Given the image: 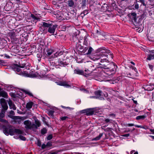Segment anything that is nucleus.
<instances>
[{"label": "nucleus", "instance_id": "8fccbe9b", "mask_svg": "<svg viewBox=\"0 0 154 154\" xmlns=\"http://www.w3.org/2000/svg\"><path fill=\"white\" fill-rule=\"evenodd\" d=\"M46 146V145L45 144H43L42 146V149H44Z\"/></svg>", "mask_w": 154, "mask_h": 154}, {"label": "nucleus", "instance_id": "20e7f679", "mask_svg": "<svg viewBox=\"0 0 154 154\" xmlns=\"http://www.w3.org/2000/svg\"><path fill=\"white\" fill-rule=\"evenodd\" d=\"M128 16L132 20L135 26H137V27L140 26V22H137L136 21V14L135 13L133 12L130 13L128 14Z\"/></svg>", "mask_w": 154, "mask_h": 154}, {"label": "nucleus", "instance_id": "2eb2a0df", "mask_svg": "<svg viewBox=\"0 0 154 154\" xmlns=\"http://www.w3.org/2000/svg\"><path fill=\"white\" fill-rule=\"evenodd\" d=\"M1 105L2 108V111H4L5 112V111L7 110L8 109V106L7 103L2 104Z\"/></svg>", "mask_w": 154, "mask_h": 154}, {"label": "nucleus", "instance_id": "f03ea898", "mask_svg": "<svg viewBox=\"0 0 154 154\" xmlns=\"http://www.w3.org/2000/svg\"><path fill=\"white\" fill-rule=\"evenodd\" d=\"M24 124L25 126V128L27 129H32L33 130L37 129L41 125L40 122L37 120L35 121V124H32L29 120H26L24 122Z\"/></svg>", "mask_w": 154, "mask_h": 154}, {"label": "nucleus", "instance_id": "ddd939ff", "mask_svg": "<svg viewBox=\"0 0 154 154\" xmlns=\"http://www.w3.org/2000/svg\"><path fill=\"white\" fill-rule=\"evenodd\" d=\"M57 84L61 86H68L69 87L70 86L66 82L64 81V82H60L59 83H57Z\"/></svg>", "mask_w": 154, "mask_h": 154}, {"label": "nucleus", "instance_id": "6e6552de", "mask_svg": "<svg viewBox=\"0 0 154 154\" xmlns=\"http://www.w3.org/2000/svg\"><path fill=\"white\" fill-rule=\"evenodd\" d=\"M153 50L149 51V54H148L146 59L148 60H150L154 58V54Z\"/></svg>", "mask_w": 154, "mask_h": 154}, {"label": "nucleus", "instance_id": "603ef678", "mask_svg": "<svg viewBox=\"0 0 154 154\" xmlns=\"http://www.w3.org/2000/svg\"><path fill=\"white\" fill-rule=\"evenodd\" d=\"M105 122H106V123H108L110 121V120L109 119H106L105 120Z\"/></svg>", "mask_w": 154, "mask_h": 154}, {"label": "nucleus", "instance_id": "4c0bfd02", "mask_svg": "<svg viewBox=\"0 0 154 154\" xmlns=\"http://www.w3.org/2000/svg\"><path fill=\"white\" fill-rule=\"evenodd\" d=\"M54 113V111L53 110H50L49 111L48 114L49 115L52 116L53 115Z\"/></svg>", "mask_w": 154, "mask_h": 154}, {"label": "nucleus", "instance_id": "774afa93", "mask_svg": "<svg viewBox=\"0 0 154 154\" xmlns=\"http://www.w3.org/2000/svg\"><path fill=\"white\" fill-rule=\"evenodd\" d=\"M134 154H138V152H134Z\"/></svg>", "mask_w": 154, "mask_h": 154}, {"label": "nucleus", "instance_id": "79ce46f5", "mask_svg": "<svg viewBox=\"0 0 154 154\" xmlns=\"http://www.w3.org/2000/svg\"><path fill=\"white\" fill-rule=\"evenodd\" d=\"M88 14V11L87 10H85L84 11L83 13H82L81 14V15H82L83 14L84 15H85L87 14Z\"/></svg>", "mask_w": 154, "mask_h": 154}, {"label": "nucleus", "instance_id": "5701e85b", "mask_svg": "<svg viewBox=\"0 0 154 154\" xmlns=\"http://www.w3.org/2000/svg\"><path fill=\"white\" fill-rule=\"evenodd\" d=\"M140 2L136 0V4L135 5V8L136 9H138L139 8V5H140Z\"/></svg>", "mask_w": 154, "mask_h": 154}, {"label": "nucleus", "instance_id": "2f4dec72", "mask_svg": "<svg viewBox=\"0 0 154 154\" xmlns=\"http://www.w3.org/2000/svg\"><path fill=\"white\" fill-rule=\"evenodd\" d=\"M5 112L4 111H1V112L0 113V118H3L5 116Z\"/></svg>", "mask_w": 154, "mask_h": 154}, {"label": "nucleus", "instance_id": "aec40b11", "mask_svg": "<svg viewBox=\"0 0 154 154\" xmlns=\"http://www.w3.org/2000/svg\"><path fill=\"white\" fill-rule=\"evenodd\" d=\"M22 91H23V92H24L26 94H28L30 96H33V94H32V93L24 89H22Z\"/></svg>", "mask_w": 154, "mask_h": 154}, {"label": "nucleus", "instance_id": "09e8293b", "mask_svg": "<svg viewBox=\"0 0 154 154\" xmlns=\"http://www.w3.org/2000/svg\"><path fill=\"white\" fill-rule=\"evenodd\" d=\"M85 34H86V35L84 37V42H87V41H86V39H87V36H86V35H87V34L86 32H85Z\"/></svg>", "mask_w": 154, "mask_h": 154}, {"label": "nucleus", "instance_id": "a878e982", "mask_svg": "<svg viewBox=\"0 0 154 154\" xmlns=\"http://www.w3.org/2000/svg\"><path fill=\"white\" fill-rule=\"evenodd\" d=\"M47 55L48 56H50L51 54L53 53V51L52 49H49L48 51H47Z\"/></svg>", "mask_w": 154, "mask_h": 154}, {"label": "nucleus", "instance_id": "f3484780", "mask_svg": "<svg viewBox=\"0 0 154 154\" xmlns=\"http://www.w3.org/2000/svg\"><path fill=\"white\" fill-rule=\"evenodd\" d=\"M77 49L80 51H82L83 47L79 43H77L76 45Z\"/></svg>", "mask_w": 154, "mask_h": 154}, {"label": "nucleus", "instance_id": "a211bd4d", "mask_svg": "<svg viewBox=\"0 0 154 154\" xmlns=\"http://www.w3.org/2000/svg\"><path fill=\"white\" fill-rule=\"evenodd\" d=\"M75 73L80 75H83V71L82 70L80 69H76L74 70Z\"/></svg>", "mask_w": 154, "mask_h": 154}, {"label": "nucleus", "instance_id": "5fc2aeb1", "mask_svg": "<svg viewBox=\"0 0 154 154\" xmlns=\"http://www.w3.org/2000/svg\"><path fill=\"white\" fill-rule=\"evenodd\" d=\"M129 136V134H124V135H123V136H124V137H128Z\"/></svg>", "mask_w": 154, "mask_h": 154}, {"label": "nucleus", "instance_id": "58836bf2", "mask_svg": "<svg viewBox=\"0 0 154 154\" xmlns=\"http://www.w3.org/2000/svg\"><path fill=\"white\" fill-rule=\"evenodd\" d=\"M138 1H139L140 2V3L141 2L142 4H143V5L146 6V4H145L144 0H138Z\"/></svg>", "mask_w": 154, "mask_h": 154}, {"label": "nucleus", "instance_id": "473e14b6", "mask_svg": "<svg viewBox=\"0 0 154 154\" xmlns=\"http://www.w3.org/2000/svg\"><path fill=\"white\" fill-rule=\"evenodd\" d=\"M0 103L1 105L7 103L5 102V100L4 98H1L0 99Z\"/></svg>", "mask_w": 154, "mask_h": 154}, {"label": "nucleus", "instance_id": "052dcab7", "mask_svg": "<svg viewBox=\"0 0 154 154\" xmlns=\"http://www.w3.org/2000/svg\"><path fill=\"white\" fill-rule=\"evenodd\" d=\"M5 56L8 58H9V56L8 55H7L6 54H5Z\"/></svg>", "mask_w": 154, "mask_h": 154}, {"label": "nucleus", "instance_id": "393cba45", "mask_svg": "<svg viewBox=\"0 0 154 154\" xmlns=\"http://www.w3.org/2000/svg\"><path fill=\"white\" fill-rule=\"evenodd\" d=\"M88 1L87 0H83L82 2V7H84L86 6V5L88 3Z\"/></svg>", "mask_w": 154, "mask_h": 154}, {"label": "nucleus", "instance_id": "c03bdc74", "mask_svg": "<svg viewBox=\"0 0 154 154\" xmlns=\"http://www.w3.org/2000/svg\"><path fill=\"white\" fill-rule=\"evenodd\" d=\"M31 17L34 19H37V18L33 14H31Z\"/></svg>", "mask_w": 154, "mask_h": 154}, {"label": "nucleus", "instance_id": "c756f323", "mask_svg": "<svg viewBox=\"0 0 154 154\" xmlns=\"http://www.w3.org/2000/svg\"><path fill=\"white\" fill-rule=\"evenodd\" d=\"M9 113L10 115H8V116L11 118L12 117V116H13L14 115V112L13 111L11 110L10 112Z\"/></svg>", "mask_w": 154, "mask_h": 154}, {"label": "nucleus", "instance_id": "bb28decb", "mask_svg": "<svg viewBox=\"0 0 154 154\" xmlns=\"http://www.w3.org/2000/svg\"><path fill=\"white\" fill-rule=\"evenodd\" d=\"M26 64L25 63H23L22 64H20V63H19V65L17 64H16L15 66H18V67L21 68H23L25 66Z\"/></svg>", "mask_w": 154, "mask_h": 154}, {"label": "nucleus", "instance_id": "37998d69", "mask_svg": "<svg viewBox=\"0 0 154 154\" xmlns=\"http://www.w3.org/2000/svg\"><path fill=\"white\" fill-rule=\"evenodd\" d=\"M68 118L67 116H64L60 118L61 120H62L63 121L66 120L67 119H68Z\"/></svg>", "mask_w": 154, "mask_h": 154}, {"label": "nucleus", "instance_id": "7ed1b4c3", "mask_svg": "<svg viewBox=\"0 0 154 154\" xmlns=\"http://www.w3.org/2000/svg\"><path fill=\"white\" fill-rule=\"evenodd\" d=\"M7 127L5 125H3V128L4 129L3 132L4 133L7 135H8L10 134L11 135H13L15 133V129L11 128V126L10 127L7 126Z\"/></svg>", "mask_w": 154, "mask_h": 154}, {"label": "nucleus", "instance_id": "4468645a", "mask_svg": "<svg viewBox=\"0 0 154 154\" xmlns=\"http://www.w3.org/2000/svg\"><path fill=\"white\" fill-rule=\"evenodd\" d=\"M0 122H2L6 124V125L7 126H8V127H11V125H9L8 123V121L3 119L1 118H0Z\"/></svg>", "mask_w": 154, "mask_h": 154}, {"label": "nucleus", "instance_id": "0e129e2a", "mask_svg": "<svg viewBox=\"0 0 154 154\" xmlns=\"http://www.w3.org/2000/svg\"><path fill=\"white\" fill-rule=\"evenodd\" d=\"M11 96L14 97H15V95L14 94H12Z\"/></svg>", "mask_w": 154, "mask_h": 154}, {"label": "nucleus", "instance_id": "1a4fd4ad", "mask_svg": "<svg viewBox=\"0 0 154 154\" xmlns=\"http://www.w3.org/2000/svg\"><path fill=\"white\" fill-rule=\"evenodd\" d=\"M51 25V24L49 23H48L45 22H43L42 24V27H40V29H43V31H44L45 29L44 27H49Z\"/></svg>", "mask_w": 154, "mask_h": 154}, {"label": "nucleus", "instance_id": "49530a36", "mask_svg": "<svg viewBox=\"0 0 154 154\" xmlns=\"http://www.w3.org/2000/svg\"><path fill=\"white\" fill-rule=\"evenodd\" d=\"M46 146H52L51 143V142H48L46 145Z\"/></svg>", "mask_w": 154, "mask_h": 154}, {"label": "nucleus", "instance_id": "9d476101", "mask_svg": "<svg viewBox=\"0 0 154 154\" xmlns=\"http://www.w3.org/2000/svg\"><path fill=\"white\" fill-rule=\"evenodd\" d=\"M8 103L10 109H12L14 110H16V107L15 106L14 103H13L12 101L11 100H9L8 102Z\"/></svg>", "mask_w": 154, "mask_h": 154}, {"label": "nucleus", "instance_id": "e433bc0d", "mask_svg": "<svg viewBox=\"0 0 154 154\" xmlns=\"http://www.w3.org/2000/svg\"><path fill=\"white\" fill-rule=\"evenodd\" d=\"M19 137L21 140H26V138L24 137L22 135H20L19 136Z\"/></svg>", "mask_w": 154, "mask_h": 154}, {"label": "nucleus", "instance_id": "680f3d73", "mask_svg": "<svg viewBox=\"0 0 154 154\" xmlns=\"http://www.w3.org/2000/svg\"><path fill=\"white\" fill-rule=\"evenodd\" d=\"M90 97L91 98H97V97H95V96H91V97Z\"/></svg>", "mask_w": 154, "mask_h": 154}, {"label": "nucleus", "instance_id": "69168bd1", "mask_svg": "<svg viewBox=\"0 0 154 154\" xmlns=\"http://www.w3.org/2000/svg\"><path fill=\"white\" fill-rule=\"evenodd\" d=\"M131 64H133V65H134L135 64L133 62H132V61H131Z\"/></svg>", "mask_w": 154, "mask_h": 154}, {"label": "nucleus", "instance_id": "423d86ee", "mask_svg": "<svg viewBox=\"0 0 154 154\" xmlns=\"http://www.w3.org/2000/svg\"><path fill=\"white\" fill-rule=\"evenodd\" d=\"M82 112V113H86V115L88 116L92 115L94 113V111L92 109H86L83 110Z\"/></svg>", "mask_w": 154, "mask_h": 154}, {"label": "nucleus", "instance_id": "bf43d9fd", "mask_svg": "<svg viewBox=\"0 0 154 154\" xmlns=\"http://www.w3.org/2000/svg\"><path fill=\"white\" fill-rule=\"evenodd\" d=\"M20 68H17V69L16 70L17 72H20Z\"/></svg>", "mask_w": 154, "mask_h": 154}, {"label": "nucleus", "instance_id": "72a5a7b5", "mask_svg": "<svg viewBox=\"0 0 154 154\" xmlns=\"http://www.w3.org/2000/svg\"><path fill=\"white\" fill-rule=\"evenodd\" d=\"M47 132V130L45 128H43L41 130V133L42 134H44Z\"/></svg>", "mask_w": 154, "mask_h": 154}, {"label": "nucleus", "instance_id": "f257e3e1", "mask_svg": "<svg viewBox=\"0 0 154 154\" xmlns=\"http://www.w3.org/2000/svg\"><path fill=\"white\" fill-rule=\"evenodd\" d=\"M97 51L100 52V54L90 57V58L95 61L100 67L109 69L112 72V74L114 73L116 71L117 66L112 63L108 64V63L109 62V60L112 58L110 51L103 48H100L97 49Z\"/></svg>", "mask_w": 154, "mask_h": 154}, {"label": "nucleus", "instance_id": "de8ad7c7", "mask_svg": "<svg viewBox=\"0 0 154 154\" xmlns=\"http://www.w3.org/2000/svg\"><path fill=\"white\" fill-rule=\"evenodd\" d=\"M149 68L151 70V71H152L153 70V65H151L150 64H149Z\"/></svg>", "mask_w": 154, "mask_h": 154}, {"label": "nucleus", "instance_id": "c85d7f7f", "mask_svg": "<svg viewBox=\"0 0 154 154\" xmlns=\"http://www.w3.org/2000/svg\"><path fill=\"white\" fill-rule=\"evenodd\" d=\"M102 91H101L99 90L95 92V94L97 96L99 95V96H101V93Z\"/></svg>", "mask_w": 154, "mask_h": 154}, {"label": "nucleus", "instance_id": "864d4df0", "mask_svg": "<svg viewBox=\"0 0 154 154\" xmlns=\"http://www.w3.org/2000/svg\"><path fill=\"white\" fill-rule=\"evenodd\" d=\"M60 64H61V65H62L63 66H64V65L63 62L62 61H60Z\"/></svg>", "mask_w": 154, "mask_h": 154}, {"label": "nucleus", "instance_id": "338daca9", "mask_svg": "<svg viewBox=\"0 0 154 154\" xmlns=\"http://www.w3.org/2000/svg\"><path fill=\"white\" fill-rule=\"evenodd\" d=\"M56 154V152H54L51 153L50 154Z\"/></svg>", "mask_w": 154, "mask_h": 154}, {"label": "nucleus", "instance_id": "a19ab883", "mask_svg": "<svg viewBox=\"0 0 154 154\" xmlns=\"http://www.w3.org/2000/svg\"><path fill=\"white\" fill-rule=\"evenodd\" d=\"M15 117L17 118L16 119H21V120H24L26 119L25 117H21L19 116H15Z\"/></svg>", "mask_w": 154, "mask_h": 154}, {"label": "nucleus", "instance_id": "c9c22d12", "mask_svg": "<svg viewBox=\"0 0 154 154\" xmlns=\"http://www.w3.org/2000/svg\"><path fill=\"white\" fill-rule=\"evenodd\" d=\"M140 26H139L138 27H137V26H136V28H138V29H137V31H138V32L142 31L141 29L140 28H141V26H142V24H141L140 23Z\"/></svg>", "mask_w": 154, "mask_h": 154}, {"label": "nucleus", "instance_id": "3c124183", "mask_svg": "<svg viewBox=\"0 0 154 154\" xmlns=\"http://www.w3.org/2000/svg\"><path fill=\"white\" fill-rule=\"evenodd\" d=\"M37 145L38 146H41V143L40 141H38Z\"/></svg>", "mask_w": 154, "mask_h": 154}, {"label": "nucleus", "instance_id": "0eeeda50", "mask_svg": "<svg viewBox=\"0 0 154 154\" xmlns=\"http://www.w3.org/2000/svg\"><path fill=\"white\" fill-rule=\"evenodd\" d=\"M105 33L100 30H98L97 31L96 33V35L97 37H99L102 38V37H105Z\"/></svg>", "mask_w": 154, "mask_h": 154}, {"label": "nucleus", "instance_id": "13d9d810", "mask_svg": "<svg viewBox=\"0 0 154 154\" xmlns=\"http://www.w3.org/2000/svg\"><path fill=\"white\" fill-rule=\"evenodd\" d=\"M150 131H151V132L152 133H154V130L153 129H150Z\"/></svg>", "mask_w": 154, "mask_h": 154}, {"label": "nucleus", "instance_id": "cd10ccee", "mask_svg": "<svg viewBox=\"0 0 154 154\" xmlns=\"http://www.w3.org/2000/svg\"><path fill=\"white\" fill-rule=\"evenodd\" d=\"M145 116H140L137 117L136 119L137 120H139L140 119H143L145 118Z\"/></svg>", "mask_w": 154, "mask_h": 154}, {"label": "nucleus", "instance_id": "f8f14e48", "mask_svg": "<svg viewBox=\"0 0 154 154\" xmlns=\"http://www.w3.org/2000/svg\"><path fill=\"white\" fill-rule=\"evenodd\" d=\"M0 96L4 98H8L7 93L4 90H2L0 91Z\"/></svg>", "mask_w": 154, "mask_h": 154}, {"label": "nucleus", "instance_id": "412c9836", "mask_svg": "<svg viewBox=\"0 0 154 154\" xmlns=\"http://www.w3.org/2000/svg\"><path fill=\"white\" fill-rule=\"evenodd\" d=\"M68 5L70 7H73L74 5V3L72 0H69L68 2Z\"/></svg>", "mask_w": 154, "mask_h": 154}, {"label": "nucleus", "instance_id": "9b49d317", "mask_svg": "<svg viewBox=\"0 0 154 154\" xmlns=\"http://www.w3.org/2000/svg\"><path fill=\"white\" fill-rule=\"evenodd\" d=\"M147 35L149 40L151 41H153V33H150L149 32Z\"/></svg>", "mask_w": 154, "mask_h": 154}, {"label": "nucleus", "instance_id": "7c9ffc66", "mask_svg": "<svg viewBox=\"0 0 154 154\" xmlns=\"http://www.w3.org/2000/svg\"><path fill=\"white\" fill-rule=\"evenodd\" d=\"M93 50V49L91 47H90L88 51V52L86 53L87 55L90 54H91V52Z\"/></svg>", "mask_w": 154, "mask_h": 154}, {"label": "nucleus", "instance_id": "ea45409f", "mask_svg": "<svg viewBox=\"0 0 154 154\" xmlns=\"http://www.w3.org/2000/svg\"><path fill=\"white\" fill-rule=\"evenodd\" d=\"M53 137L52 135L50 134L47 137V139L48 140H51Z\"/></svg>", "mask_w": 154, "mask_h": 154}, {"label": "nucleus", "instance_id": "b1692460", "mask_svg": "<svg viewBox=\"0 0 154 154\" xmlns=\"http://www.w3.org/2000/svg\"><path fill=\"white\" fill-rule=\"evenodd\" d=\"M103 134L102 133L100 134L98 136H97L96 137L93 139V140H99L100 138L102 136Z\"/></svg>", "mask_w": 154, "mask_h": 154}, {"label": "nucleus", "instance_id": "f704fd0d", "mask_svg": "<svg viewBox=\"0 0 154 154\" xmlns=\"http://www.w3.org/2000/svg\"><path fill=\"white\" fill-rule=\"evenodd\" d=\"M154 88L153 87H152L151 86L149 85L147 90L148 91H151Z\"/></svg>", "mask_w": 154, "mask_h": 154}, {"label": "nucleus", "instance_id": "4be33fe9", "mask_svg": "<svg viewBox=\"0 0 154 154\" xmlns=\"http://www.w3.org/2000/svg\"><path fill=\"white\" fill-rule=\"evenodd\" d=\"M8 35L9 36L12 38H14L15 37V34L14 32H11L9 33Z\"/></svg>", "mask_w": 154, "mask_h": 154}, {"label": "nucleus", "instance_id": "6ab92c4d", "mask_svg": "<svg viewBox=\"0 0 154 154\" xmlns=\"http://www.w3.org/2000/svg\"><path fill=\"white\" fill-rule=\"evenodd\" d=\"M15 133L18 134H23V131L18 129H15Z\"/></svg>", "mask_w": 154, "mask_h": 154}, {"label": "nucleus", "instance_id": "dca6fc26", "mask_svg": "<svg viewBox=\"0 0 154 154\" xmlns=\"http://www.w3.org/2000/svg\"><path fill=\"white\" fill-rule=\"evenodd\" d=\"M33 104V103L32 102L28 103L26 105V108L28 109H31L32 107Z\"/></svg>", "mask_w": 154, "mask_h": 154}, {"label": "nucleus", "instance_id": "4d7b16f0", "mask_svg": "<svg viewBox=\"0 0 154 154\" xmlns=\"http://www.w3.org/2000/svg\"><path fill=\"white\" fill-rule=\"evenodd\" d=\"M128 125L129 126H134V125L133 124H128Z\"/></svg>", "mask_w": 154, "mask_h": 154}, {"label": "nucleus", "instance_id": "6e6d98bb", "mask_svg": "<svg viewBox=\"0 0 154 154\" xmlns=\"http://www.w3.org/2000/svg\"><path fill=\"white\" fill-rule=\"evenodd\" d=\"M135 127H137V128H142V126H140V125H135Z\"/></svg>", "mask_w": 154, "mask_h": 154}, {"label": "nucleus", "instance_id": "a18cd8bd", "mask_svg": "<svg viewBox=\"0 0 154 154\" xmlns=\"http://www.w3.org/2000/svg\"><path fill=\"white\" fill-rule=\"evenodd\" d=\"M61 53V52H57L54 55V57H57L59 54Z\"/></svg>", "mask_w": 154, "mask_h": 154}, {"label": "nucleus", "instance_id": "39448f33", "mask_svg": "<svg viewBox=\"0 0 154 154\" xmlns=\"http://www.w3.org/2000/svg\"><path fill=\"white\" fill-rule=\"evenodd\" d=\"M57 25H51L48 28V31L50 33L53 34L54 33L55 29L57 28Z\"/></svg>", "mask_w": 154, "mask_h": 154}, {"label": "nucleus", "instance_id": "e2e57ef3", "mask_svg": "<svg viewBox=\"0 0 154 154\" xmlns=\"http://www.w3.org/2000/svg\"><path fill=\"white\" fill-rule=\"evenodd\" d=\"M133 101H134V103H135V104H136L137 103V101L133 100Z\"/></svg>", "mask_w": 154, "mask_h": 154}]
</instances>
